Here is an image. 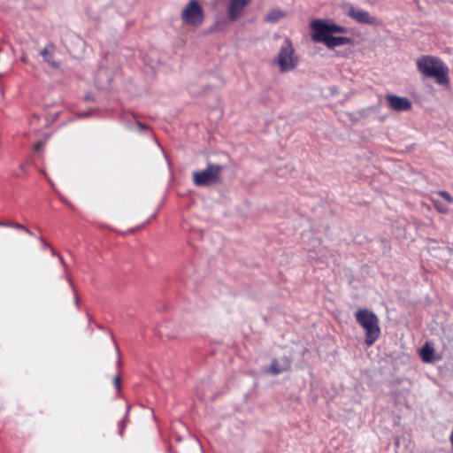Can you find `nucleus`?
Here are the masks:
<instances>
[{
	"mask_svg": "<svg viewBox=\"0 0 453 453\" xmlns=\"http://www.w3.org/2000/svg\"><path fill=\"white\" fill-rule=\"evenodd\" d=\"M416 65L418 71L424 77L434 79L440 86L449 87V68L440 58L423 55L418 58Z\"/></svg>",
	"mask_w": 453,
	"mask_h": 453,
	"instance_id": "1",
	"label": "nucleus"
},
{
	"mask_svg": "<svg viewBox=\"0 0 453 453\" xmlns=\"http://www.w3.org/2000/svg\"><path fill=\"white\" fill-rule=\"evenodd\" d=\"M358 325L365 330V343L367 347L372 346L380 335V320L377 315L365 308L359 309L355 313Z\"/></svg>",
	"mask_w": 453,
	"mask_h": 453,
	"instance_id": "2",
	"label": "nucleus"
},
{
	"mask_svg": "<svg viewBox=\"0 0 453 453\" xmlns=\"http://www.w3.org/2000/svg\"><path fill=\"white\" fill-rule=\"evenodd\" d=\"M273 63L279 66L280 73H288L296 69L299 64V58L296 54L292 42L286 38L273 59Z\"/></svg>",
	"mask_w": 453,
	"mask_h": 453,
	"instance_id": "3",
	"label": "nucleus"
},
{
	"mask_svg": "<svg viewBox=\"0 0 453 453\" xmlns=\"http://www.w3.org/2000/svg\"><path fill=\"white\" fill-rule=\"evenodd\" d=\"M180 19L185 25L200 27L205 19L204 11L199 0H189L180 12Z\"/></svg>",
	"mask_w": 453,
	"mask_h": 453,
	"instance_id": "4",
	"label": "nucleus"
},
{
	"mask_svg": "<svg viewBox=\"0 0 453 453\" xmlns=\"http://www.w3.org/2000/svg\"><path fill=\"white\" fill-rule=\"evenodd\" d=\"M222 170L219 165L208 164L205 169L193 173V182L197 187L215 184L219 180Z\"/></svg>",
	"mask_w": 453,
	"mask_h": 453,
	"instance_id": "5",
	"label": "nucleus"
},
{
	"mask_svg": "<svg viewBox=\"0 0 453 453\" xmlns=\"http://www.w3.org/2000/svg\"><path fill=\"white\" fill-rule=\"evenodd\" d=\"M311 27L313 31L312 36L326 35L331 33H345L346 28L344 27L338 26L336 24H327L321 19L313 20L311 23Z\"/></svg>",
	"mask_w": 453,
	"mask_h": 453,
	"instance_id": "6",
	"label": "nucleus"
},
{
	"mask_svg": "<svg viewBox=\"0 0 453 453\" xmlns=\"http://www.w3.org/2000/svg\"><path fill=\"white\" fill-rule=\"evenodd\" d=\"M120 377L119 376H115V380H114V383H115V397L118 396L120 398V400L122 401L123 403V408H124V417L119 422L118 424V429H119V434L120 436H123L124 434V430L127 425V423L129 422L128 420V413H129V411H130V408H131V405L130 403L123 397L122 394H121V390H120Z\"/></svg>",
	"mask_w": 453,
	"mask_h": 453,
	"instance_id": "7",
	"label": "nucleus"
},
{
	"mask_svg": "<svg viewBox=\"0 0 453 453\" xmlns=\"http://www.w3.org/2000/svg\"><path fill=\"white\" fill-rule=\"evenodd\" d=\"M251 3V0H229L227 4V19L229 22L238 20L244 13L245 8Z\"/></svg>",
	"mask_w": 453,
	"mask_h": 453,
	"instance_id": "8",
	"label": "nucleus"
},
{
	"mask_svg": "<svg viewBox=\"0 0 453 453\" xmlns=\"http://www.w3.org/2000/svg\"><path fill=\"white\" fill-rule=\"evenodd\" d=\"M312 40L314 42H323L327 48L330 49L351 43V39L349 37L334 36L331 35L312 36Z\"/></svg>",
	"mask_w": 453,
	"mask_h": 453,
	"instance_id": "9",
	"label": "nucleus"
},
{
	"mask_svg": "<svg viewBox=\"0 0 453 453\" xmlns=\"http://www.w3.org/2000/svg\"><path fill=\"white\" fill-rule=\"evenodd\" d=\"M388 106L395 111H406L411 109L412 104L407 97H402L395 95H388L386 96Z\"/></svg>",
	"mask_w": 453,
	"mask_h": 453,
	"instance_id": "10",
	"label": "nucleus"
},
{
	"mask_svg": "<svg viewBox=\"0 0 453 453\" xmlns=\"http://www.w3.org/2000/svg\"><path fill=\"white\" fill-rule=\"evenodd\" d=\"M292 360L289 357L284 356L280 358H274L272 360L270 366L267 369V372L277 375L284 372L290 370Z\"/></svg>",
	"mask_w": 453,
	"mask_h": 453,
	"instance_id": "11",
	"label": "nucleus"
},
{
	"mask_svg": "<svg viewBox=\"0 0 453 453\" xmlns=\"http://www.w3.org/2000/svg\"><path fill=\"white\" fill-rule=\"evenodd\" d=\"M349 16L359 23L369 25L376 23V18L371 16L370 13L365 10L352 8L349 12Z\"/></svg>",
	"mask_w": 453,
	"mask_h": 453,
	"instance_id": "12",
	"label": "nucleus"
},
{
	"mask_svg": "<svg viewBox=\"0 0 453 453\" xmlns=\"http://www.w3.org/2000/svg\"><path fill=\"white\" fill-rule=\"evenodd\" d=\"M54 51L55 46L53 44H48L43 50H42L41 55L43 58V60L50 66L53 68H59L61 64L59 61L54 59Z\"/></svg>",
	"mask_w": 453,
	"mask_h": 453,
	"instance_id": "13",
	"label": "nucleus"
},
{
	"mask_svg": "<svg viewBox=\"0 0 453 453\" xmlns=\"http://www.w3.org/2000/svg\"><path fill=\"white\" fill-rule=\"evenodd\" d=\"M286 16H287L286 12H284L279 9H273L266 14L265 21L277 22L280 19L285 18Z\"/></svg>",
	"mask_w": 453,
	"mask_h": 453,
	"instance_id": "14",
	"label": "nucleus"
},
{
	"mask_svg": "<svg viewBox=\"0 0 453 453\" xmlns=\"http://www.w3.org/2000/svg\"><path fill=\"white\" fill-rule=\"evenodd\" d=\"M433 354H434V349L428 343H426L420 350V356H421L423 361L427 362V363L433 361Z\"/></svg>",
	"mask_w": 453,
	"mask_h": 453,
	"instance_id": "15",
	"label": "nucleus"
},
{
	"mask_svg": "<svg viewBox=\"0 0 453 453\" xmlns=\"http://www.w3.org/2000/svg\"><path fill=\"white\" fill-rule=\"evenodd\" d=\"M434 205L439 212L447 213L449 211L448 206L439 201L434 200Z\"/></svg>",
	"mask_w": 453,
	"mask_h": 453,
	"instance_id": "16",
	"label": "nucleus"
},
{
	"mask_svg": "<svg viewBox=\"0 0 453 453\" xmlns=\"http://www.w3.org/2000/svg\"><path fill=\"white\" fill-rule=\"evenodd\" d=\"M438 195L443 197L449 203H453V197L447 191H439Z\"/></svg>",
	"mask_w": 453,
	"mask_h": 453,
	"instance_id": "17",
	"label": "nucleus"
},
{
	"mask_svg": "<svg viewBox=\"0 0 453 453\" xmlns=\"http://www.w3.org/2000/svg\"><path fill=\"white\" fill-rule=\"evenodd\" d=\"M43 145H44V142L40 141V142H36V143L35 144V146H34V150H35V151H39V150L43 147Z\"/></svg>",
	"mask_w": 453,
	"mask_h": 453,
	"instance_id": "18",
	"label": "nucleus"
},
{
	"mask_svg": "<svg viewBox=\"0 0 453 453\" xmlns=\"http://www.w3.org/2000/svg\"><path fill=\"white\" fill-rule=\"evenodd\" d=\"M11 226L15 227L17 229H22V230L26 229V226H24L19 223H11Z\"/></svg>",
	"mask_w": 453,
	"mask_h": 453,
	"instance_id": "19",
	"label": "nucleus"
},
{
	"mask_svg": "<svg viewBox=\"0 0 453 453\" xmlns=\"http://www.w3.org/2000/svg\"><path fill=\"white\" fill-rule=\"evenodd\" d=\"M0 226H11V223L0 222Z\"/></svg>",
	"mask_w": 453,
	"mask_h": 453,
	"instance_id": "20",
	"label": "nucleus"
},
{
	"mask_svg": "<svg viewBox=\"0 0 453 453\" xmlns=\"http://www.w3.org/2000/svg\"><path fill=\"white\" fill-rule=\"evenodd\" d=\"M24 231L26 233H27L28 234L33 235V233L28 228H27V227H26V229H24Z\"/></svg>",
	"mask_w": 453,
	"mask_h": 453,
	"instance_id": "21",
	"label": "nucleus"
},
{
	"mask_svg": "<svg viewBox=\"0 0 453 453\" xmlns=\"http://www.w3.org/2000/svg\"><path fill=\"white\" fill-rule=\"evenodd\" d=\"M59 258H60V260H61V263L65 265V262H64L63 258H62L61 257H59Z\"/></svg>",
	"mask_w": 453,
	"mask_h": 453,
	"instance_id": "22",
	"label": "nucleus"
},
{
	"mask_svg": "<svg viewBox=\"0 0 453 453\" xmlns=\"http://www.w3.org/2000/svg\"><path fill=\"white\" fill-rule=\"evenodd\" d=\"M141 127H142V128H147V127H146V126H143V125H141Z\"/></svg>",
	"mask_w": 453,
	"mask_h": 453,
	"instance_id": "23",
	"label": "nucleus"
},
{
	"mask_svg": "<svg viewBox=\"0 0 453 453\" xmlns=\"http://www.w3.org/2000/svg\"><path fill=\"white\" fill-rule=\"evenodd\" d=\"M418 3V0H415Z\"/></svg>",
	"mask_w": 453,
	"mask_h": 453,
	"instance_id": "24",
	"label": "nucleus"
}]
</instances>
